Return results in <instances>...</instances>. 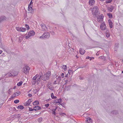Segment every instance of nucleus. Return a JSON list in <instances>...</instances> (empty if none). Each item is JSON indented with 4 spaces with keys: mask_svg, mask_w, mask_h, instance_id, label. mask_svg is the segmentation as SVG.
<instances>
[{
    "mask_svg": "<svg viewBox=\"0 0 123 123\" xmlns=\"http://www.w3.org/2000/svg\"><path fill=\"white\" fill-rule=\"evenodd\" d=\"M50 76V72L49 71L46 74H45L42 76V79L43 81H45L48 80Z\"/></svg>",
    "mask_w": 123,
    "mask_h": 123,
    "instance_id": "nucleus-1",
    "label": "nucleus"
},
{
    "mask_svg": "<svg viewBox=\"0 0 123 123\" xmlns=\"http://www.w3.org/2000/svg\"><path fill=\"white\" fill-rule=\"evenodd\" d=\"M98 8L97 6H95L93 7L92 10V14L93 15L96 16L98 14Z\"/></svg>",
    "mask_w": 123,
    "mask_h": 123,
    "instance_id": "nucleus-2",
    "label": "nucleus"
},
{
    "mask_svg": "<svg viewBox=\"0 0 123 123\" xmlns=\"http://www.w3.org/2000/svg\"><path fill=\"white\" fill-rule=\"evenodd\" d=\"M30 68L27 66L24 67L22 69V71L23 73L27 74L28 73L30 70Z\"/></svg>",
    "mask_w": 123,
    "mask_h": 123,
    "instance_id": "nucleus-3",
    "label": "nucleus"
},
{
    "mask_svg": "<svg viewBox=\"0 0 123 123\" xmlns=\"http://www.w3.org/2000/svg\"><path fill=\"white\" fill-rule=\"evenodd\" d=\"M50 37V34L49 33L47 32H44L43 35L42 36L40 37V38L42 37L43 38H48Z\"/></svg>",
    "mask_w": 123,
    "mask_h": 123,
    "instance_id": "nucleus-4",
    "label": "nucleus"
},
{
    "mask_svg": "<svg viewBox=\"0 0 123 123\" xmlns=\"http://www.w3.org/2000/svg\"><path fill=\"white\" fill-rule=\"evenodd\" d=\"M100 27L102 31H105V30H106L107 29L106 28V26L105 24L104 23H103L100 26Z\"/></svg>",
    "mask_w": 123,
    "mask_h": 123,
    "instance_id": "nucleus-5",
    "label": "nucleus"
},
{
    "mask_svg": "<svg viewBox=\"0 0 123 123\" xmlns=\"http://www.w3.org/2000/svg\"><path fill=\"white\" fill-rule=\"evenodd\" d=\"M16 29L17 31H18L22 32H25L26 30V28L22 27L20 28L19 27H16Z\"/></svg>",
    "mask_w": 123,
    "mask_h": 123,
    "instance_id": "nucleus-6",
    "label": "nucleus"
},
{
    "mask_svg": "<svg viewBox=\"0 0 123 123\" xmlns=\"http://www.w3.org/2000/svg\"><path fill=\"white\" fill-rule=\"evenodd\" d=\"M32 101V98L29 99L25 103V105L26 106L29 105Z\"/></svg>",
    "mask_w": 123,
    "mask_h": 123,
    "instance_id": "nucleus-7",
    "label": "nucleus"
},
{
    "mask_svg": "<svg viewBox=\"0 0 123 123\" xmlns=\"http://www.w3.org/2000/svg\"><path fill=\"white\" fill-rule=\"evenodd\" d=\"M41 26L42 27V30L43 31H46L47 29L46 26L43 23L41 24Z\"/></svg>",
    "mask_w": 123,
    "mask_h": 123,
    "instance_id": "nucleus-8",
    "label": "nucleus"
},
{
    "mask_svg": "<svg viewBox=\"0 0 123 123\" xmlns=\"http://www.w3.org/2000/svg\"><path fill=\"white\" fill-rule=\"evenodd\" d=\"M106 32L105 35L106 37L107 38H108L110 36V34L109 33V29H107V30H106V31H105Z\"/></svg>",
    "mask_w": 123,
    "mask_h": 123,
    "instance_id": "nucleus-9",
    "label": "nucleus"
},
{
    "mask_svg": "<svg viewBox=\"0 0 123 123\" xmlns=\"http://www.w3.org/2000/svg\"><path fill=\"white\" fill-rule=\"evenodd\" d=\"M28 35L29 36H32L34 35L35 34L34 31H30L28 33Z\"/></svg>",
    "mask_w": 123,
    "mask_h": 123,
    "instance_id": "nucleus-10",
    "label": "nucleus"
},
{
    "mask_svg": "<svg viewBox=\"0 0 123 123\" xmlns=\"http://www.w3.org/2000/svg\"><path fill=\"white\" fill-rule=\"evenodd\" d=\"M41 109V107L37 105L33 107V110L35 111H37Z\"/></svg>",
    "mask_w": 123,
    "mask_h": 123,
    "instance_id": "nucleus-11",
    "label": "nucleus"
},
{
    "mask_svg": "<svg viewBox=\"0 0 123 123\" xmlns=\"http://www.w3.org/2000/svg\"><path fill=\"white\" fill-rule=\"evenodd\" d=\"M85 50L82 48H80V49L79 52L80 54L83 55L85 53Z\"/></svg>",
    "mask_w": 123,
    "mask_h": 123,
    "instance_id": "nucleus-12",
    "label": "nucleus"
},
{
    "mask_svg": "<svg viewBox=\"0 0 123 123\" xmlns=\"http://www.w3.org/2000/svg\"><path fill=\"white\" fill-rule=\"evenodd\" d=\"M62 100L60 98L58 99L54 100V103H60L62 102Z\"/></svg>",
    "mask_w": 123,
    "mask_h": 123,
    "instance_id": "nucleus-13",
    "label": "nucleus"
},
{
    "mask_svg": "<svg viewBox=\"0 0 123 123\" xmlns=\"http://www.w3.org/2000/svg\"><path fill=\"white\" fill-rule=\"evenodd\" d=\"M94 0H89V5L90 6H92L94 4Z\"/></svg>",
    "mask_w": 123,
    "mask_h": 123,
    "instance_id": "nucleus-14",
    "label": "nucleus"
},
{
    "mask_svg": "<svg viewBox=\"0 0 123 123\" xmlns=\"http://www.w3.org/2000/svg\"><path fill=\"white\" fill-rule=\"evenodd\" d=\"M108 21L109 23V25L110 28H112L113 26L112 25L113 23L111 22V20L110 19H109Z\"/></svg>",
    "mask_w": 123,
    "mask_h": 123,
    "instance_id": "nucleus-15",
    "label": "nucleus"
},
{
    "mask_svg": "<svg viewBox=\"0 0 123 123\" xmlns=\"http://www.w3.org/2000/svg\"><path fill=\"white\" fill-rule=\"evenodd\" d=\"M87 123H92V119L90 118H87L86 119V120Z\"/></svg>",
    "mask_w": 123,
    "mask_h": 123,
    "instance_id": "nucleus-16",
    "label": "nucleus"
},
{
    "mask_svg": "<svg viewBox=\"0 0 123 123\" xmlns=\"http://www.w3.org/2000/svg\"><path fill=\"white\" fill-rule=\"evenodd\" d=\"M12 76H17L18 74V72H16L15 71H13L12 72Z\"/></svg>",
    "mask_w": 123,
    "mask_h": 123,
    "instance_id": "nucleus-17",
    "label": "nucleus"
},
{
    "mask_svg": "<svg viewBox=\"0 0 123 123\" xmlns=\"http://www.w3.org/2000/svg\"><path fill=\"white\" fill-rule=\"evenodd\" d=\"M107 9L110 12H112V11L113 9V7L112 6H111V7H107Z\"/></svg>",
    "mask_w": 123,
    "mask_h": 123,
    "instance_id": "nucleus-18",
    "label": "nucleus"
},
{
    "mask_svg": "<svg viewBox=\"0 0 123 123\" xmlns=\"http://www.w3.org/2000/svg\"><path fill=\"white\" fill-rule=\"evenodd\" d=\"M38 74H36L33 78L32 79V80H37V78L38 77Z\"/></svg>",
    "mask_w": 123,
    "mask_h": 123,
    "instance_id": "nucleus-19",
    "label": "nucleus"
},
{
    "mask_svg": "<svg viewBox=\"0 0 123 123\" xmlns=\"http://www.w3.org/2000/svg\"><path fill=\"white\" fill-rule=\"evenodd\" d=\"M39 102L38 101H35L33 103V105H36L39 104Z\"/></svg>",
    "mask_w": 123,
    "mask_h": 123,
    "instance_id": "nucleus-20",
    "label": "nucleus"
},
{
    "mask_svg": "<svg viewBox=\"0 0 123 123\" xmlns=\"http://www.w3.org/2000/svg\"><path fill=\"white\" fill-rule=\"evenodd\" d=\"M42 76L41 75L39 76L38 75V77H37V80L38 81H41V80L42 78Z\"/></svg>",
    "mask_w": 123,
    "mask_h": 123,
    "instance_id": "nucleus-21",
    "label": "nucleus"
},
{
    "mask_svg": "<svg viewBox=\"0 0 123 123\" xmlns=\"http://www.w3.org/2000/svg\"><path fill=\"white\" fill-rule=\"evenodd\" d=\"M51 97L52 99H56L57 97L55 96H54L53 93H52L51 94Z\"/></svg>",
    "mask_w": 123,
    "mask_h": 123,
    "instance_id": "nucleus-22",
    "label": "nucleus"
},
{
    "mask_svg": "<svg viewBox=\"0 0 123 123\" xmlns=\"http://www.w3.org/2000/svg\"><path fill=\"white\" fill-rule=\"evenodd\" d=\"M47 87L49 89L51 90H53L54 89V87L52 86H48Z\"/></svg>",
    "mask_w": 123,
    "mask_h": 123,
    "instance_id": "nucleus-23",
    "label": "nucleus"
},
{
    "mask_svg": "<svg viewBox=\"0 0 123 123\" xmlns=\"http://www.w3.org/2000/svg\"><path fill=\"white\" fill-rule=\"evenodd\" d=\"M18 109H22L24 108V107L22 105H19L17 107Z\"/></svg>",
    "mask_w": 123,
    "mask_h": 123,
    "instance_id": "nucleus-24",
    "label": "nucleus"
},
{
    "mask_svg": "<svg viewBox=\"0 0 123 123\" xmlns=\"http://www.w3.org/2000/svg\"><path fill=\"white\" fill-rule=\"evenodd\" d=\"M97 18L98 19H101L103 21V16L101 15L97 17Z\"/></svg>",
    "mask_w": 123,
    "mask_h": 123,
    "instance_id": "nucleus-25",
    "label": "nucleus"
},
{
    "mask_svg": "<svg viewBox=\"0 0 123 123\" xmlns=\"http://www.w3.org/2000/svg\"><path fill=\"white\" fill-rule=\"evenodd\" d=\"M33 9L31 7V6H30V5H29L28 6V10L29 11H31L33 10Z\"/></svg>",
    "mask_w": 123,
    "mask_h": 123,
    "instance_id": "nucleus-26",
    "label": "nucleus"
},
{
    "mask_svg": "<svg viewBox=\"0 0 123 123\" xmlns=\"http://www.w3.org/2000/svg\"><path fill=\"white\" fill-rule=\"evenodd\" d=\"M111 113L113 114H116L118 113V112L116 110H114L111 112Z\"/></svg>",
    "mask_w": 123,
    "mask_h": 123,
    "instance_id": "nucleus-27",
    "label": "nucleus"
},
{
    "mask_svg": "<svg viewBox=\"0 0 123 123\" xmlns=\"http://www.w3.org/2000/svg\"><path fill=\"white\" fill-rule=\"evenodd\" d=\"M107 14V15L109 16V18H112V15L111 13H108Z\"/></svg>",
    "mask_w": 123,
    "mask_h": 123,
    "instance_id": "nucleus-28",
    "label": "nucleus"
},
{
    "mask_svg": "<svg viewBox=\"0 0 123 123\" xmlns=\"http://www.w3.org/2000/svg\"><path fill=\"white\" fill-rule=\"evenodd\" d=\"M62 68L65 71L67 68V66L66 65H63L62 66Z\"/></svg>",
    "mask_w": 123,
    "mask_h": 123,
    "instance_id": "nucleus-29",
    "label": "nucleus"
},
{
    "mask_svg": "<svg viewBox=\"0 0 123 123\" xmlns=\"http://www.w3.org/2000/svg\"><path fill=\"white\" fill-rule=\"evenodd\" d=\"M22 83L23 82L22 81H20L17 83V85L18 86H20L22 85Z\"/></svg>",
    "mask_w": 123,
    "mask_h": 123,
    "instance_id": "nucleus-30",
    "label": "nucleus"
},
{
    "mask_svg": "<svg viewBox=\"0 0 123 123\" xmlns=\"http://www.w3.org/2000/svg\"><path fill=\"white\" fill-rule=\"evenodd\" d=\"M32 84L33 85H35L37 82V80H32L31 81Z\"/></svg>",
    "mask_w": 123,
    "mask_h": 123,
    "instance_id": "nucleus-31",
    "label": "nucleus"
},
{
    "mask_svg": "<svg viewBox=\"0 0 123 123\" xmlns=\"http://www.w3.org/2000/svg\"><path fill=\"white\" fill-rule=\"evenodd\" d=\"M112 0H107L106 2V3H111Z\"/></svg>",
    "mask_w": 123,
    "mask_h": 123,
    "instance_id": "nucleus-32",
    "label": "nucleus"
},
{
    "mask_svg": "<svg viewBox=\"0 0 123 123\" xmlns=\"http://www.w3.org/2000/svg\"><path fill=\"white\" fill-rule=\"evenodd\" d=\"M72 72V70H71L70 69H69L68 70V73L69 74H70L71 73H73Z\"/></svg>",
    "mask_w": 123,
    "mask_h": 123,
    "instance_id": "nucleus-33",
    "label": "nucleus"
},
{
    "mask_svg": "<svg viewBox=\"0 0 123 123\" xmlns=\"http://www.w3.org/2000/svg\"><path fill=\"white\" fill-rule=\"evenodd\" d=\"M42 118L41 117L39 118L38 120V122H40L42 120Z\"/></svg>",
    "mask_w": 123,
    "mask_h": 123,
    "instance_id": "nucleus-34",
    "label": "nucleus"
},
{
    "mask_svg": "<svg viewBox=\"0 0 123 123\" xmlns=\"http://www.w3.org/2000/svg\"><path fill=\"white\" fill-rule=\"evenodd\" d=\"M19 100H16L14 101V103L15 104H17L19 103Z\"/></svg>",
    "mask_w": 123,
    "mask_h": 123,
    "instance_id": "nucleus-35",
    "label": "nucleus"
},
{
    "mask_svg": "<svg viewBox=\"0 0 123 123\" xmlns=\"http://www.w3.org/2000/svg\"><path fill=\"white\" fill-rule=\"evenodd\" d=\"M25 26L27 28V30H29L30 29V27L27 24H25Z\"/></svg>",
    "mask_w": 123,
    "mask_h": 123,
    "instance_id": "nucleus-36",
    "label": "nucleus"
},
{
    "mask_svg": "<svg viewBox=\"0 0 123 123\" xmlns=\"http://www.w3.org/2000/svg\"><path fill=\"white\" fill-rule=\"evenodd\" d=\"M20 92H19L18 91V92H17L15 93L14 94V95H15V94H16V95H18V94H18V96L20 94Z\"/></svg>",
    "mask_w": 123,
    "mask_h": 123,
    "instance_id": "nucleus-37",
    "label": "nucleus"
},
{
    "mask_svg": "<svg viewBox=\"0 0 123 123\" xmlns=\"http://www.w3.org/2000/svg\"><path fill=\"white\" fill-rule=\"evenodd\" d=\"M18 94L16 95V94H15V95L14 94V95H12V98H14V97H16V96H18Z\"/></svg>",
    "mask_w": 123,
    "mask_h": 123,
    "instance_id": "nucleus-38",
    "label": "nucleus"
},
{
    "mask_svg": "<svg viewBox=\"0 0 123 123\" xmlns=\"http://www.w3.org/2000/svg\"><path fill=\"white\" fill-rule=\"evenodd\" d=\"M119 44L118 43H116L115 44V46L116 47L118 48L119 46Z\"/></svg>",
    "mask_w": 123,
    "mask_h": 123,
    "instance_id": "nucleus-39",
    "label": "nucleus"
},
{
    "mask_svg": "<svg viewBox=\"0 0 123 123\" xmlns=\"http://www.w3.org/2000/svg\"><path fill=\"white\" fill-rule=\"evenodd\" d=\"M51 82H49L47 84V87H48V86H51Z\"/></svg>",
    "mask_w": 123,
    "mask_h": 123,
    "instance_id": "nucleus-40",
    "label": "nucleus"
},
{
    "mask_svg": "<svg viewBox=\"0 0 123 123\" xmlns=\"http://www.w3.org/2000/svg\"><path fill=\"white\" fill-rule=\"evenodd\" d=\"M97 21L98 22H102V21H103L102 20H101V19H98L97 18Z\"/></svg>",
    "mask_w": 123,
    "mask_h": 123,
    "instance_id": "nucleus-41",
    "label": "nucleus"
},
{
    "mask_svg": "<svg viewBox=\"0 0 123 123\" xmlns=\"http://www.w3.org/2000/svg\"><path fill=\"white\" fill-rule=\"evenodd\" d=\"M7 92L10 95L11 94V92L9 89L7 91Z\"/></svg>",
    "mask_w": 123,
    "mask_h": 123,
    "instance_id": "nucleus-42",
    "label": "nucleus"
},
{
    "mask_svg": "<svg viewBox=\"0 0 123 123\" xmlns=\"http://www.w3.org/2000/svg\"><path fill=\"white\" fill-rule=\"evenodd\" d=\"M94 57H90V60L91 61L92 60L94 59Z\"/></svg>",
    "mask_w": 123,
    "mask_h": 123,
    "instance_id": "nucleus-43",
    "label": "nucleus"
},
{
    "mask_svg": "<svg viewBox=\"0 0 123 123\" xmlns=\"http://www.w3.org/2000/svg\"><path fill=\"white\" fill-rule=\"evenodd\" d=\"M56 108L55 109H53L52 110V111L53 112H55V111H56Z\"/></svg>",
    "mask_w": 123,
    "mask_h": 123,
    "instance_id": "nucleus-44",
    "label": "nucleus"
},
{
    "mask_svg": "<svg viewBox=\"0 0 123 123\" xmlns=\"http://www.w3.org/2000/svg\"><path fill=\"white\" fill-rule=\"evenodd\" d=\"M33 110H34L32 108H29V111H33Z\"/></svg>",
    "mask_w": 123,
    "mask_h": 123,
    "instance_id": "nucleus-45",
    "label": "nucleus"
},
{
    "mask_svg": "<svg viewBox=\"0 0 123 123\" xmlns=\"http://www.w3.org/2000/svg\"><path fill=\"white\" fill-rule=\"evenodd\" d=\"M30 37V36H29V35H28V36L26 37L25 38L26 39H27Z\"/></svg>",
    "mask_w": 123,
    "mask_h": 123,
    "instance_id": "nucleus-46",
    "label": "nucleus"
},
{
    "mask_svg": "<svg viewBox=\"0 0 123 123\" xmlns=\"http://www.w3.org/2000/svg\"><path fill=\"white\" fill-rule=\"evenodd\" d=\"M12 73H10L8 75L9 77H11V76H12Z\"/></svg>",
    "mask_w": 123,
    "mask_h": 123,
    "instance_id": "nucleus-47",
    "label": "nucleus"
},
{
    "mask_svg": "<svg viewBox=\"0 0 123 123\" xmlns=\"http://www.w3.org/2000/svg\"><path fill=\"white\" fill-rule=\"evenodd\" d=\"M49 104H46L45 105V106L46 107H48L49 106Z\"/></svg>",
    "mask_w": 123,
    "mask_h": 123,
    "instance_id": "nucleus-48",
    "label": "nucleus"
},
{
    "mask_svg": "<svg viewBox=\"0 0 123 123\" xmlns=\"http://www.w3.org/2000/svg\"><path fill=\"white\" fill-rule=\"evenodd\" d=\"M28 96H29L30 97H31L32 96V94H30V93H29L28 94Z\"/></svg>",
    "mask_w": 123,
    "mask_h": 123,
    "instance_id": "nucleus-49",
    "label": "nucleus"
},
{
    "mask_svg": "<svg viewBox=\"0 0 123 123\" xmlns=\"http://www.w3.org/2000/svg\"><path fill=\"white\" fill-rule=\"evenodd\" d=\"M32 4H33V2H32V1H31L30 2V4H29V5H31Z\"/></svg>",
    "mask_w": 123,
    "mask_h": 123,
    "instance_id": "nucleus-50",
    "label": "nucleus"
},
{
    "mask_svg": "<svg viewBox=\"0 0 123 123\" xmlns=\"http://www.w3.org/2000/svg\"><path fill=\"white\" fill-rule=\"evenodd\" d=\"M84 78L83 77H80L79 78V79L80 80H82Z\"/></svg>",
    "mask_w": 123,
    "mask_h": 123,
    "instance_id": "nucleus-51",
    "label": "nucleus"
},
{
    "mask_svg": "<svg viewBox=\"0 0 123 123\" xmlns=\"http://www.w3.org/2000/svg\"><path fill=\"white\" fill-rule=\"evenodd\" d=\"M90 57L89 56H87L86 57V59H90Z\"/></svg>",
    "mask_w": 123,
    "mask_h": 123,
    "instance_id": "nucleus-52",
    "label": "nucleus"
},
{
    "mask_svg": "<svg viewBox=\"0 0 123 123\" xmlns=\"http://www.w3.org/2000/svg\"><path fill=\"white\" fill-rule=\"evenodd\" d=\"M56 81H55L53 83V84H57V83H56Z\"/></svg>",
    "mask_w": 123,
    "mask_h": 123,
    "instance_id": "nucleus-53",
    "label": "nucleus"
},
{
    "mask_svg": "<svg viewBox=\"0 0 123 123\" xmlns=\"http://www.w3.org/2000/svg\"><path fill=\"white\" fill-rule=\"evenodd\" d=\"M58 79L60 80H61V77L60 76L58 77Z\"/></svg>",
    "mask_w": 123,
    "mask_h": 123,
    "instance_id": "nucleus-54",
    "label": "nucleus"
},
{
    "mask_svg": "<svg viewBox=\"0 0 123 123\" xmlns=\"http://www.w3.org/2000/svg\"><path fill=\"white\" fill-rule=\"evenodd\" d=\"M20 116H21V115H20V114H18V117H20Z\"/></svg>",
    "mask_w": 123,
    "mask_h": 123,
    "instance_id": "nucleus-55",
    "label": "nucleus"
},
{
    "mask_svg": "<svg viewBox=\"0 0 123 123\" xmlns=\"http://www.w3.org/2000/svg\"><path fill=\"white\" fill-rule=\"evenodd\" d=\"M6 75H7V74H5L4 75H2V77H4Z\"/></svg>",
    "mask_w": 123,
    "mask_h": 123,
    "instance_id": "nucleus-56",
    "label": "nucleus"
},
{
    "mask_svg": "<svg viewBox=\"0 0 123 123\" xmlns=\"http://www.w3.org/2000/svg\"><path fill=\"white\" fill-rule=\"evenodd\" d=\"M2 52V50H0V54Z\"/></svg>",
    "mask_w": 123,
    "mask_h": 123,
    "instance_id": "nucleus-57",
    "label": "nucleus"
},
{
    "mask_svg": "<svg viewBox=\"0 0 123 123\" xmlns=\"http://www.w3.org/2000/svg\"><path fill=\"white\" fill-rule=\"evenodd\" d=\"M64 75V74L63 73H62V74H61V75L62 76H63V75Z\"/></svg>",
    "mask_w": 123,
    "mask_h": 123,
    "instance_id": "nucleus-58",
    "label": "nucleus"
},
{
    "mask_svg": "<svg viewBox=\"0 0 123 123\" xmlns=\"http://www.w3.org/2000/svg\"><path fill=\"white\" fill-rule=\"evenodd\" d=\"M61 115H62V116H64V115H65V114L64 113H62V114H61Z\"/></svg>",
    "mask_w": 123,
    "mask_h": 123,
    "instance_id": "nucleus-59",
    "label": "nucleus"
},
{
    "mask_svg": "<svg viewBox=\"0 0 123 123\" xmlns=\"http://www.w3.org/2000/svg\"><path fill=\"white\" fill-rule=\"evenodd\" d=\"M102 56H100L99 57H98V58H100H100H102Z\"/></svg>",
    "mask_w": 123,
    "mask_h": 123,
    "instance_id": "nucleus-60",
    "label": "nucleus"
},
{
    "mask_svg": "<svg viewBox=\"0 0 123 123\" xmlns=\"http://www.w3.org/2000/svg\"><path fill=\"white\" fill-rule=\"evenodd\" d=\"M53 114H54L55 115L56 114L55 112H53Z\"/></svg>",
    "mask_w": 123,
    "mask_h": 123,
    "instance_id": "nucleus-61",
    "label": "nucleus"
},
{
    "mask_svg": "<svg viewBox=\"0 0 123 123\" xmlns=\"http://www.w3.org/2000/svg\"><path fill=\"white\" fill-rule=\"evenodd\" d=\"M68 76V75H66L65 76V77H67Z\"/></svg>",
    "mask_w": 123,
    "mask_h": 123,
    "instance_id": "nucleus-62",
    "label": "nucleus"
},
{
    "mask_svg": "<svg viewBox=\"0 0 123 123\" xmlns=\"http://www.w3.org/2000/svg\"><path fill=\"white\" fill-rule=\"evenodd\" d=\"M50 98H49V99L48 100H47L49 101V100H50Z\"/></svg>",
    "mask_w": 123,
    "mask_h": 123,
    "instance_id": "nucleus-63",
    "label": "nucleus"
},
{
    "mask_svg": "<svg viewBox=\"0 0 123 123\" xmlns=\"http://www.w3.org/2000/svg\"><path fill=\"white\" fill-rule=\"evenodd\" d=\"M61 105H62V106H63V104H61Z\"/></svg>",
    "mask_w": 123,
    "mask_h": 123,
    "instance_id": "nucleus-64",
    "label": "nucleus"
}]
</instances>
